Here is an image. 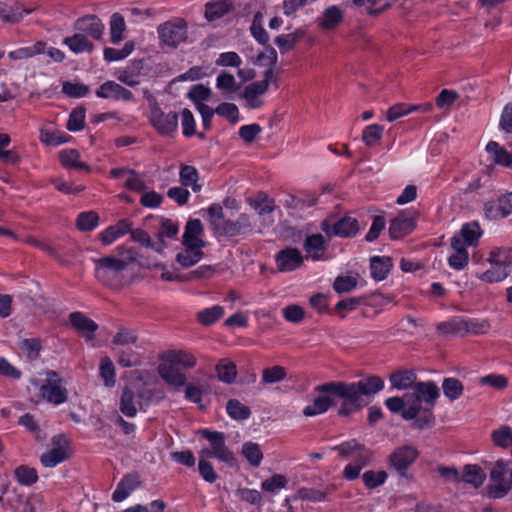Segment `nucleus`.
I'll use <instances>...</instances> for the list:
<instances>
[{"instance_id": "603ef678", "label": "nucleus", "mask_w": 512, "mask_h": 512, "mask_svg": "<svg viewBox=\"0 0 512 512\" xmlns=\"http://www.w3.org/2000/svg\"><path fill=\"white\" fill-rule=\"evenodd\" d=\"M286 376V369L280 365H275L263 369L261 381L264 385L275 384L283 381Z\"/></svg>"}, {"instance_id": "de8ad7c7", "label": "nucleus", "mask_w": 512, "mask_h": 512, "mask_svg": "<svg viewBox=\"0 0 512 512\" xmlns=\"http://www.w3.org/2000/svg\"><path fill=\"white\" fill-rule=\"evenodd\" d=\"M231 3L228 0H219L214 3H207L205 16L209 21H213L228 13L231 9Z\"/></svg>"}, {"instance_id": "a878e982", "label": "nucleus", "mask_w": 512, "mask_h": 512, "mask_svg": "<svg viewBox=\"0 0 512 512\" xmlns=\"http://www.w3.org/2000/svg\"><path fill=\"white\" fill-rule=\"evenodd\" d=\"M303 247L307 257L320 260L327 249V243L322 234H313L306 237Z\"/></svg>"}, {"instance_id": "393cba45", "label": "nucleus", "mask_w": 512, "mask_h": 512, "mask_svg": "<svg viewBox=\"0 0 512 512\" xmlns=\"http://www.w3.org/2000/svg\"><path fill=\"white\" fill-rule=\"evenodd\" d=\"M30 12L31 10L24 9L17 3L9 4L7 2H0V20L4 23H19L23 17Z\"/></svg>"}, {"instance_id": "37998d69", "label": "nucleus", "mask_w": 512, "mask_h": 512, "mask_svg": "<svg viewBox=\"0 0 512 512\" xmlns=\"http://www.w3.org/2000/svg\"><path fill=\"white\" fill-rule=\"evenodd\" d=\"M126 23L124 17L119 13H114L110 19V40L113 44H118L124 39Z\"/></svg>"}, {"instance_id": "4be33fe9", "label": "nucleus", "mask_w": 512, "mask_h": 512, "mask_svg": "<svg viewBox=\"0 0 512 512\" xmlns=\"http://www.w3.org/2000/svg\"><path fill=\"white\" fill-rule=\"evenodd\" d=\"M452 255L448 258L450 267L456 270L463 269L468 264V252L461 237H453L451 239Z\"/></svg>"}, {"instance_id": "052dcab7", "label": "nucleus", "mask_w": 512, "mask_h": 512, "mask_svg": "<svg viewBox=\"0 0 512 512\" xmlns=\"http://www.w3.org/2000/svg\"><path fill=\"white\" fill-rule=\"evenodd\" d=\"M86 110L84 107L79 106L72 110L66 127L70 131H80L85 126Z\"/></svg>"}, {"instance_id": "69168bd1", "label": "nucleus", "mask_w": 512, "mask_h": 512, "mask_svg": "<svg viewBox=\"0 0 512 512\" xmlns=\"http://www.w3.org/2000/svg\"><path fill=\"white\" fill-rule=\"evenodd\" d=\"M439 332L443 334H457L462 331L468 332L469 328L466 322L462 320H450L447 322L440 323L437 326Z\"/></svg>"}, {"instance_id": "0e129e2a", "label": "nucleus", "mask_w": 512, "mask_h": 512, "mask_svg": "<svg viewBox=\"0 0 512 512\" xmlns=\"http://www.w3.org/2000/svg\"><path fill=\"white\" fill-rule=\"evenodd\" d=\"M99 217L93 211L80 213L77 217L76 226L81 231H90L98 224Z\"/></svg>"}, {"instance_id": "6e6d98bb", "label": "nucleus", "mask_w": 512, "mask_h": 512, "mask_svg": "<svg viewBox=\"0 0 512 512\" xmlns=\"http://www.w3.org/2000/svg\"><path fill=\"white\" fill-rule=\"evenodd\" d=\"M444 395L450 400L458 399L463 393V384L457 378H445L442 383Z\"/></svg>"}, {"instance_id": "7c9ffc66", "label": "nucleus", "mask_w": 512, "mask_h": 512, "mask_svg": "<svg viewBox=\"0 0 512 512\" xmlns=\"http://www.w3.org/2000/svg\"><path fill=\"white\" fill-rule=\"evenodd\" d=\"M343 21V12L337 6L326 8L317 19L318 25L325 30L336 28Z\"/></svg>"}, {"instance_id": "8fccbe9b", "label": "nucleus", "mask_w": 512, "mask_h": 512, "mask_svg": "<svg viewBox=\"0 0 512 512\" xmlns=\"http://www.w3.org/2000/svg\"><path fill=\"white\" fill-rule=\"evenodd\" d=\"M481 236V229L478 223L471 222L463 225L459 234L454 237H461L464 246L473 245Z\"/></svg>"}, {"instance_id": "9d476101", "label": "nucleus", "mask_w": 512, "mask_h": 512, "mask_svg": "<svg viewBox=\"0 0 512 512\" xmlns=\"http://www.w3.org/2000/svg\"><path fill=\"white\" fill-rule=\"evenodd\" d=\"M419 453L412 445L397 448L389 457V463L401 476H406L407 469L417 459Z\"/></svg>"}, {"instance_id": "4d7b16f0", "label": "nucleus", "mask_w": 512, "mask_h": 512, "mask_svg": "<svg viewBox=\"0 0 512 512\" xmlns=\"http://www.w3.org/2000/svg\"><path fill=\"white\" fill-rule=\"evenodd\" d=\"M242 454L254 467H258L263 459V453L260 446L254 442L244 443L242 447Z\"/></svg>"}, {"instance_id": "680f3d73", "label": "nucleus", "mask_w": 512, "mask_h": 512, "mask_svg": "<svg viewBox=\"0 0 512 512\" xmlns=\"http://www.w3.org/2000/svg\"><path fill=\"white\" fill-rule=\"evenodd\" d=\"M134 50V42L128 41L125 43L124 47L120 50L114 48H105L104 49V59L108 62L118 61L129 56Z\"/></svg>"}, {"instance_id": "5701e85b", "label": "nucleus", "mask_w": 512, "mask_h": 512, "mask_svg": "<svg viewBox=\"0 0 512 512\" xmlns=\"http://www.w3.org/2000/svg\"><path fill=\"white\" fill-rule=\"evenodd\" d=\"M96 95L104 99L114 98L116 100L122 99L125 101H128L132 98L131 91L113 81H107L103 83L96 91Z\"/></svg>"}, {"instance_id": "a19ab883", "label": "nucleus", "mask_w": 512, "mask_h": 512, "mask_svg": "<svg viewBox=\"0 0 512 512\" xmlns=\"http://www.w3.org/2000/svg\"><path fill=\"white\" fill-rule=\"evenodd\" d=\"M391 266V259L389 257H373L371 259L372 277L377 281L385 279L388 272L390 271Z\"/></svg>"}, {"instance_id": "a18cd8bd", "label": "nucleus", "mask_w": 512, "mask_h": 512, "mask_svg": "<svg viewBox=\"0 0 512 512\" xmlns=\"http://www.w3.org/2000/svg\"><path fill=\"white\" fill-rule=\"evenodd\" d=\"M486 150L493 155V160L495 163L511 167L512 153L510 154L497 142L490 141L486 146Z\"/></svg>"}, {"instance_id": "a211bd4d", "label": "nucleus", "mask_w": 512, "mask_h": 512, "mask_svg": "<svg viewBox=\"0 0 512 512\" xmlns=\"http://www.w3.org/2000/svg\"><path fill=\"white\" fill-rule=\"evenodd\" d=\"M52 448L43 453L40 461L45 467H55L64 461V437L62 434L54 436L51 440Z\"/></svg>"}, {"instance_id": "cd10ccee", "label": "nucleus", "mask_w": 512, "mask_h": 512, "mask_svg": "<svg viewBox=\"0 0 512 512\" xmlns=\"http://www.w3.org/2000/svg\"><path fill=\"white\" fill-rule=\"evenodd\" d=\"M46 50V42L37 41L31 46L20 47L8 53V58L13 61L28 60L37 55L43 54Z\"/></svg>"}, {"instance_id": "f3484780", "label": "nucleus", "mask_w": 512, "mask_h": 512, "mask_svg": "<svg viewBox=\"0 0 512 512\" xmlns=\"http://www.w3.org/2000/svg\"><path fill=\"white\" fill-rule=\"evenodd\" d=\"M161 363L157 367L159 376L168 384L175 387L184 386L186 376L181 373L174 363L168 360H160Z\"/></svg>"}, {"instance_id": "5fc2aeb1", "label": "nucleus", "mask_w": 512, "mask_h": 512, "mask_svg": "<svg viewBox=\"0 0 512 512\" xmlns=\"http://www.w3.org/2000/svg\"><path fill=\"white\" fill-rule=\"evenodd\" d=\"M14 477L21 485L25 486H30L38 480L36 469L26 465L18 466L14 471Z\"/></svg>"}, {"instance_id": "338daca9", "label": "nucleus", "mask_w": 512, "mask_h": 512, "mask_svg": "<svg viewBox=\"0 0 512 512\" xmlns=\"http://www.w3.org/2000/svg\"><path fill=\"white\" fill-rule=\"evenodd\" d=\"M224 315V309L221 306H213L198 313V320L203 325H211Z\"/></svg>"}, {"instance_id": "49530a36", "label": "nucleus", "mask_w": 512, "mask_h": 512, "mask_svg": "<svg viewBox=\"0 0 512 512\" xmlns=\"http://www.w3.org/2000/svg\"><path fill=\"white\" fill-rule=\"evenodd\" d=\"M228 415L234 420H245L251 415V410L237 399H230L226 405Z\"/></svg>"}, {"instance_id": "20e7f679", "label": "nucleus", "mask_w": 512, "mask_h": 512, "mask_svg": "<svg viewBox=\"0 0 512 512\" xmlns=\"http://www.w3.org/2000/svg\"><path fill=\"white\" fill-rule=\"evenodd\" d=\"M31 384L37 390V394L32 398V401L35 403L46 401L54 405H59L64 401L62 379L56 372L49 371L46 373L44 380H33Z\"/></svg>"}, {"instance_id": "c9c22d12", "label": "nucleus", "mask_w": 512, "mask_h": 512, "mask_svg": "<svg viewBox=\"0 0 512 512\" xmlns=\"http://www.w3.org/2000/svg\"><path fill=\"white\" fill-rule=\"evenodd\" d=\"M40 140L46 146L55 147L64 142V136L60 129L52 123H47L40 129Z\"/></svg>"}, {"instance_id": "f257e3e1", "label": "nucleus", "mask_w": 512, "mask_h": 512, "mask_svg": "<svg viewBox=\"0 0 512 512\" xmlns=\"http://www.w3.org/2000/svg\"><path fill=\"white\" fill-rule=\"evenodd\" d=\"M384 381L376 375H371L362 378L358 382H344L333 381L318 385L315 391H324L332 393L334 398L341 400V405L338 409L339 416H348L367 403L364 397H370L377 392L383 390Z\"/></svg>"}, {"instance_id": "f704fd0d", "label": "nucleus", "mask_w": 512, "mask_h": 512, "mask_svg": "<svg viewBox=\"0 0 512 512\" xmlns=\"http://www.w3.org/2000/svg\"><path fill=\"white\" fill-rule=\"evenodd\" d=\"M66 46L76 53H91L94 50V44L88 39L85 34L76 33L70 37H66Z\"/></svg>"}, {"instance_id": "58836bf2", "label": "nucleus", "mask_w": 512, "mask_h": 512, "mask_svg": "<svg viewBox=\"0 0 512 512\" xmlns=\"http://www.w3.org/2000/svg\"><path fill=\"white\" fill-rule=\"evenodd\" d=\"M179 177L183 186H190L194 192L201 190V185L197 183L199 180V173L195 167L182 164L180 167Z\"/></svg>"}, {"instance_id": "412c9836", "label": "nucleus", "mask_w": 512, "mask_h": 512, "mask_svg": "<svg viewBox=\"0 0 512 512\" xmlns=\"http://www.w3.org/2000/svg\"><path fill=\"white\" fill-rule=\"evenodd\" d=\"M265 84H258L252 82L245 86L241 97L245 100L246 106L249 109H259L264 105L262 96L266 93Z\"/></svg>"}, {"instance_id": "c85d7f7f", "label": "nucleus", "mask_w": 512, "mask_h": 512, "mask_svg": "<svg viewBox=\"0 0 512 512\" xmlns=\"http://www.w3.org/2000/svg\"><path fill=\"white\" fill-rule=\"evenodd\" d=\"M486 479L484 470L476 464H467L463 467L461 472V481L466 484L472 485L474 488H479L483 485Z\"/></svg>"}, {"instance_id": "6ab92c4d", "label": "nucleus", "mask_w": 512, "mask_h": 512, "mask_svg": "<svg viewBox=\"0 0 512 512\" xmlns=\"http://www.w3.org/2000/svg\"><path fill=\"white\" fill-rule=\"evenodd\" d=\"M485 213L491 219L504 218L512 213V192L501 196L497 201L485 204Z\"/></svg>"}, {"instance_id": "c03bdc74", "label": "nucleus", "mask_w": 512, "mask_h": 512, "mask_svg": "<svg viewBox=\"0 0 512 512\" xmlns=\"http://www.w3.org/2000/svg\"><path fill=\"white\" fill-rule=\"evenodd\" d=\"M117 363L122 368L139 367L142 365V357L133 349H122L118 353Z\"/></svg>"}, {"instance_id": "f03ea898", "label": "nucleus", "mask_w": 512, "mask_h": 512, "mask_svg": "<svg viewBox=\"0 0 512 512\" xmlns=\"http://www.w3.org/2000/svg\"><path fill=\"white\" fill-rule=\"evenodd\" d=\"M135 262L137 256L132 248L118 247L117 255L109 254L94 260L95 277L105 286L120 289L126 284L124 271Z\"/></svg>"}, {"instance_id": "2f4dec72", "label": "nucleus", "mask_w": 512, "mask_h": 512, "mask_svg": "<svg viewBox=\"0 0 512 512\" xmlns=\"http://www.w3.org/2000/svg\"><path fill=\"white\" fill-rule=\"evenodd\" d=\"M160 360H168L177 367L192 368L196 365V358L185 351H167L159 356Z\"/></svg>"}, {"instance_id": "bf43d9fd", "label": "nucleus", "mask_w": 512, "mask_h": 512, "mask_svg": "<svg viewBox=\"0 0 512 512\" xmlns=\"http://www.w3.org/2000/svg\"><path fill=\"white\" fill-rule=\"evenodd\" d=\"M100 376L107 387H113L115 385V367L112 360L107 356L101 359Z\"/></svg>"}, {"instance_id": "aec40b11", "label": "nucleus", "mask_w": 512, "mask_h": 512, "mask_svg": "<svg viewBox=\"0 0 512 512\" xmlns=\"http://www.w3.org/2000/svg\"><path fill=\"white\" fill-rule=\"evenodd\" d=\"M318 396L314 398L313 403L307 405L303 414L306 417H313L325 413L330 407L335 406V398L332 393L324 391H316Z\"/></svg>"}, {"instance_id": "0eeeda50", "label": "nucleus", "mask_w": 512, "mask_h": 512, "mask_svg": "<svg viewBox=\"0 0 512 512\" xmlns=\"http://www.w3.org/2000/svg\"><path fill=\"white\" fill-rule=\"evenodd\" d=\"M321 229L328 236H338L342 238L354 237L360 230L358 221L350 216H345L339 220L332 218L325 219L321 223Z\"/></svg>"}, {"instance_id": "79ce46f5", "label": "nucleus", "mask_w": 512, "mask_h": 512, "mask_svg": "<svg viewBox=\"0 0 512 512\" xmlns=\"http://www.w3.org/2000/svg\"><path fill=\"white\" fill-rule=\"evenodd\" d=\"M216 372L219 380L227 384L233 383L237 376L236 365L228 359L219 361L216 365Z\"/></svg>"}, {"instance_id": "13d9d810", "label": "nucleus", "mask_w": 512, "mask_h": 512, "mask_svg": "<svg viewBox=\"0 0 512 512\" xmlns=\"http://www.w3.org/2000/svg\"><path fill=\"white\" fill-rule=\"evenodd\" d=\"M207 213L212 230L216 234H219L223 223L226 222V219H224L223 208L219 204H213L208 208Z\"/></svg>"}, {"instance_id": "473e14b6", "label": "nucleus", "mask_w": 512, "mask_h": 512, "mask_svg": "<svg viewBox=\"0 0 512 512\" xmlns=\"http://www.w3.org/2000/svg\"><path fill=\"white\" fill-rule=\"evenodd\" d=\"M203 232V225L200 220L192 219L189 220L185 227L183 234V244L189 245H205L204 241L200 238Z\"/></svg>"}, {"instance_id": "4c0bfd02", "label": "nucleus", "mask_w": 512, "mask_h": 512, "mask_svg": "<svg viewBox=\"0 0 512 512\" xmlns=\"http://www.w3.org/2000/svg\"><path fill=\"white\" fill-rule=\"evenodd\" d=\"M371 459H372V453L370 451H364V452L360 453L357 456L355 463H353V464L350 463L345 467V469L343 471L344 477L347 480L356 479L359 476L361 469L364 466H366L371 461Z\"/></svg>"}, {"instance_id": "f8f14e48", "label": "nucleus", "mask_w": 512, "mask_h": 512, "mask_svg": "<svg viewBox=\"0 0 512 512\" xmlns=\"http://www.w3.org/2000/svg\"><path fill=\"white\" fill-rule=\"evenodd\" d=\"M73 29L78 33H85L87 37L100 40L103 37L105 26L98 16L85 15L74 22Z\"/></svg>"}, {"instance_id": "72a5a7b5", "label": "nucleus", "mask_w": 512, "mask_h": 512, "mask_svg": "<svg viewBox=\"0 0 512 512\" xmlns=\"http://www.w3.org/2000/svg\"><path fill=\"white\" fill-rule=\"evenodd\" d=\"M130 223L127 220H120L117 224L109 226L100 234V240L105 245L112 244L116 239L130 231Z\"/></svg>"}, {"instance_id": "864d4df0", "label": "nucleus", "mask_w": 512, "mask_h": 512, "mask_svg": "<svg viewBox=\"0 0 512 512\" xmlns=\"http://www.w3.org/2000/svg\"><path fill=\"white\" fill-rule=\"evenodd\" d=\"M139 336L135 330L128 328H120L116 334L113 336L112 344L117 346H129L136 345L138 342Z\"/></svg>"}, {"instance_id": "dca6fc26", "label": "nucleus", "mask_w": 512, "mask_h": 512, "mask_svg": "<svg viewBox=\"0 0 512 512\" xmlns=\"http://www.w3.org/2000/svg\"><path fill=\"white\" fill-rule=\"evenodd\" d=\"M72 327L86 340L94 339V334L98 329V325L89 317L81 312H73L69 315Z\"/></svg>"}, {"instance_id": "2eb2a0df", "label": "nucleus", "mask_w": 512, "mask_h": 512, "mask_svg": "<svg viewBox=\"0 0 512 512\" xmlns=\"http://www.w3.org/2000/svg\"><path fill=\"white\" fill-rule=\"evenodd\" d=\"M415 228V217L408 211H401L390 221L389 235L392 239H400L411 233Z\"/></svg>"}, {"instance_id": "39448f33", "label": "nucleus", "mask_w": 512, "mask_h": 512, "mask_svg": "<svg viewBox=\"0 0 512 512\" xmlns=\"http://www.w3.org/2000/svg\"><path fill=\"white\" fill-rule=\"evenodd\" d=\"M491 268L482 273L479 278L485 282L493 283L504 280L510 273L512 254L508 249H495L488 258Z\"/></svg>"}, {"instance_id": "e433bc0d", "label": "nucleus", "mask_w": 512, "mask_h": 512, "mask_svg": "<svg viewBox=\"0 0 512 512\" xmlns=\"http://www.w3.org/2000/svg\"><path fill=\"white\" fill-rule=\"evenodd\" d=\"M137 395L130 387H125L120 400V411L128 416L134 417L137 414Z\"/></svg>"}, {"instance_id": "423d86ee", "label": "nucleus", "mask_w": 512, "mask_h": 512, "mask_svg": "<svg viewBox=\"0 0 512 512\" xmlns=\"http://www.w3.org/2000/svg\"><path fill=\"white\" fill-rule=\"evenodd\" d=\"M157 33L161 45L175 49L187 40V24L183 19L176 18L159 25Z\"/></svg>"}, {"instance_id": "09e8293b", "label": "nucleus", "mask_w": 512, "mask_h": 512, "mask_svg": "<svg viewBox=\"0 0 512 512\" xmlns=\"http://www.w3.org/2000/svg\"><path fill=\"white\" fill-rule=\"evenodd\" d=\"M303 37V32L297 30L293 33L277 36L274 40L282 54L292 50L296 43Z\"/></svg>"}, {"instance_id": "b1692460", "label": "nucleus", "mask_w": 512, "mask_h": 512, "mask_svg": "<svg viewBox=\"0 0 512 512\" xmlns=\"http://www.w3.org/2000/svg\"><path fill=\"white\" fill-rule=\"evenodd\" d=\"M183 246L184 249L176 255L177 263L183 268H188L201 261L204 256L203 245L183 244Z\"/></svg>"}, {"instance_id": "774afa93", "label": "nucleus", "mask_w": 512, "mask_h": 512, "mask_svg": "<svg viewBox=\"0 0 512 512\" xmlns=\"http://www.w3.org/2000/svg\"><path fill=\"white\" fill-rule=\"evenodd\" d=\"M383 130L378 124L369 125L364 129L362 139L367 146H373L381 139Z\"/></svg>"}, {"instance_id": "bb28decb", "label": "nucleus", "mask_w": 512, "mask_h": 512, "mask_svg": "<svg viewBox=\"0 0 512 512\" xmlns=\"http://www.w3.org/2000/svg\"><path fill=\"white\" fill-rule=\"evenodd\" d=\"M417 376L412 370H396L389 376L392 388L397 390H406L414 387Z\"/></svg>"}, {"instance_id": "ea45409f", "label": "nucleus", "mask_w": 512, "mask_h": 512, "mask_svg": "<svg viewBox=\"0 0 512 512\" xmlns=\"http://www.w3.org/2000/svg\"><path fill=\"white\" fill-rule=\"evenodd\" d=\"M216 87L225 94H234L240 91L241 85L231 73L221 71L216 79Z\"/></svg>"}, {"instance_id": "7ed1b4c3", "label": "nucleus", "mask_w": 512, "mask_h": 512, "mask_svg": "<svg viewBox=\"0 0 512 512\" xmlns=\"http://www.w3.org/2000/svg\"><path fill=\"white\" fill-rule=\"evenodd\" d=\"M439 395V389L434 382L416 383L412 392L404 394L405 410L402 412V417L405 420L416 418L424 409L421 405L422 402L433 408Z\"/></svg>"}, {"instance_id": "ddd939ff", "label": "nucleus", "mask_w": 512, "mask_h": 512, "mask_svg": "<svg viewBox=\"0 0 512 512\" xmlns=\"http://www.w3.org/2000/svg\"><path fill=\"white\" fill-rule=\"evenodd\" d=\"M254 225L247 214H241L236 220H226L218 235L232 238L239 235L250 234Z\"/></svg>"}, {"instance_id": "1a4fd4ad", "label": "nucleus", "mask_w": 512, "mask_h": 512, "mask_svg": "<svg viewBox=\"0 0 512 512\" xmlns=\"http://www.w3.org/2000/svg\"><path fill=\"white\" fill-rule=\"evenodd\" d=\"M199 434L210 442L211 453H214V457L230 466L236 465V458L226 446L225 436L222 432L203 429L199 431Z\"/></svg>"}, {"instance_id": "e2e57ef3", "label": "nucleus", "mask_w": 512, "mask_h": 512, "mask_svg": "<svg viewBox=\"0 0 512 512\" xmlns=\"http://www.w3.org/2000/svg\"><path fill=\"white\" fill-rule=\"evenodd\" d=\"M491 436L494 444L498 447L507 448L512 444V429L508 426L494 430Z\"/></svg>"}, {"instance_id": "9b49d317", "label": "nucleus", "mask_w": 512, "mask_h": 512, "mask_svg": "<svg viewBox=\"0 0 512 512\" xmlns=\"http://www.w3.org/2000/svg\"><path fill=\"white\" fill-rule=\"evenodd\" d=\"M150 119L154 128L162 135H170L178 127V114L164 113L159 107L152 108Z\"/></svg>"}, {"instance_id": "c756f323", "label": "nucleus", "mask_w": 512, "mask_h": 512, "mask_svg": "<svg viewBox=\"0 0 512 512\" xmlns=\"http://www.w3.org/2000/svg\"><path fill=\"white\" fill-rule=\"evenodd\" d=\"M139 478L137 475L129 474L125 476L117 485L116 490L113 492L112 499L116 502L125 500L132 491L139 486Z\"/></svg>"}, {"instance_id": "4468645a", "label": "nucleus", "mask_w": 512, "mask_h": 512, "mask_svg": "<svg viewBox=\"0 0 512 512\" xmlns=\"http://www.w3.org/2000/svg\"><path fill=\"white\" fill-rule=\"evenodd\" d=\"M303 256L297 248L287 247L280 250L275 257L277 269L280 272L296 270L303 264Z\"/></svg>"}, {"instance_id": "3c124183", "label": "nucleus", "mask_w": 512, "mask_h": 512, "mask_svg": "<svg viewBox=\"0 0 512 512\" xmlns=\"http://www.w3.org/2000/svg\"><path fill=\"white\" fill-rule=\"evenodd\" d=\"M129 232L131 234V238L133 241L140 243L146 247H150L157 251L158 253H161L166 246L164 240L158 241L157 243L152 242L151 238L144 230L134 229L130 230Z\"/></svg>"}, {"instance_id": "6e6552de", "label": "nucleus", "mask_w": 512, "mask_h": 512, "mask_svg": "<svg viewBox=\"0 0 512 512\" xmlns=\"http://www.w3.org/2000/svg\"><path fill=\"white\" fill-rule=\"evenodd\" d=\"M506 471L507 465L502 460H498L491 468L490 483L486 487L490 498H502L510 491L511 486L505 478Z\"/></svg>"}]
</instances>
